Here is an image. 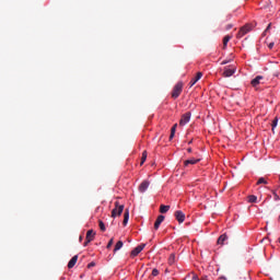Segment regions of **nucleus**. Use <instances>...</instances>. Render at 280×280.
Wrapping results in <instances>:
<instances>
[{"instance_id":"obj_1","label":"nucleus","mask_w":280,"mask_h":280,"mask_svg":"<svg viewBox=\"0 0 280 280\" xmlns=\"http://www.w3.org/2000/svg\"><path fill=\"white\" fill-rule=\"evenodd\" d=\"M180 93H183V82H178L174 89H173V92H172V97L174 100L178 98L180 96Z\"/></svg>"},{"instance_id":"obj_2","label":"nucleus","mask_w":280,"mask_h":280,"mask_svg":"<svg viewBox=\"0 0 280 280\" xmlns=\"http://www.w3.org/2000/svg\"><path fill=\"white\" fill-rule=\"evenodd\" d=\"M124 213V205H119V201L115 202V209L112 211V218H117V215H121Z\"/></svg>"},{"instance_id":"obj_3","label":"nucleus","mask_w":280,"mask_h":280,"mask_svg":"<svg viewBox=\"0 0 280 280\" xmlns=\"http://www.w3.org/2000/svg\"><path fill=\"white\" fill-rule=\"evenodd\" d=\"M235 71H237V68L235 66L225 67L223 71V78H231Z\"/></svg>"},{"instance_id":"obj_4","label":"nucleus","mask_w":280,"mask_h":280,"mask_svg":"<svg viewBox=\"0 0 280 280\" xmlns=\"http://www.w3.org/2000/svg\"><path fill=\"white\" fill-rule=\"evenodd\" d=\"M248 32H250V25H245L243 27H241V30L238 31L236 38H244V36H246V34H248Z\"/></svg>"},{"instance_id":"obj_5","label":"nucleus","mask_w":280,"mask_h":280,"mask_svg":"<svg viewBox=\"0 0 280 280\" xmlns=\"http://www.w3.org/2000/svg\"><path fill=\"white\" fill-rule=\"evenodd\" d=\"M190 119H191V113L188 112L183 114L179 120V126H186V124H189Z\"/></svg>"},{"instance_id":"obj_6","label":"nucleus","mask_w":280,"mask_h":280,"mask_svg":"<svg viewBox=\"0 0 280 280\" xmlns=\"http://www.w3.org/2000/svg\"><path fill=\"white\" fill-rule=\"evenodd\" d=\"M165 221V215L160 214L154 223V231H159V228L161 226V224H163V222Z\"/></svg>"},{"instance_id":"obj_7","label":"nucleus","mask_w":280,"mask_h":280,"mask_svg":"<svg viewBox=\"0 0 280 280\" xmlns=\"http://www.w3.org/2000/svg\"><path fill=\"white\" fill-rule=\"evenodd\" d=\"M148 187H150V182L148 180H143L140 185H139V191L140 194H145V191H148Z\"/></svg>"},{"instance_id":"obj_8","label":"nucleus","mask_w":280,"mask_h":280,"mask_svg":"<svg viewBox=\"0 0 280 280\" xmlns=\"http://www.w3.org/2000/svg\"><path fill=\"white\" fill-rule=\"evenodd\" d=\"M174 215H175L177 222H179V224H183V222H185V214L183 211L177 210V211H175Z\"/></svg>"},{"instance_id":"obj_9","label":"nucleus","mask_w":280,"mask_h":280,"mask_svg":"<svg viewBox=\"0 0 280 280\" xmlns=\"http://www.w3.org/2000/svg\"><path fill=\"white\" fill-rule=\"evenodd\" d=\"M143 248H145V244L138 245L136 248L132 249L130 254L131 257H137V255H139V253L143 250Z\"/></svg>"},{"instance_id":"obj_10","label":"nucleus","mask_w":280,"mask_h":280,"mask_svg":"<svg viewBox=\"0 0 280 280\" xmlns=\"http://www.w3.org/2000/svg\"><path fill=\"white\" fill-rule=\"evenodd\" d=\"M200 161H201V159L200 158H198V159H190V160H186L185 162H184V165H185V167H187V165H196V163H200Z\"/></svg>"},{"instance_id":"obj_11","label":"nucleus","mask_w":280,"mask_h":280,"mask_svg":"<svg viewBox=\"0 0 280 280\" xmlns=\"http://www.w3.org/2000/svg\"><path fill=\"white\" fill-rule=\"evenodd\" d=\"M202 78V72H197L196 77L191 79L189 86H194Z\"/></svg>"},{"instance_id":"obj_12","label":"nucleus","mask_w":280,"mask_h":280,"mask_svg":"<svg viewBox=\"0 0 280 280\" xmlns=\"http://www.w3.org/2000/svg\"><path fill=\"white\" fill-rule=\"evenodd\" d=\"M85 240H88V242H93V240H95V232H93V230H89L86 232Z\"/></svg>"},{"instance_id":"obj_13","label":"nucleus","mask_w":280,"mask_h":280,"mask_svg":"<svg viewBox=\"0 0 280 280\" xmlns=\"http://www.w3.org/2000/svg\"><path fill=\"white\" fill-rule=\"evenodd\" d=\"M78 264V255H74L68 262V268L71 269Z\"/></svg>"},{"instance_id":"obj_14","label":"nucleus","mask_w":280,"mask_h":280,"mask_svg":"<svg viewBox=\"0 0 280 280\" xmlns=\"http://www.w3.org/2000/svg\"><path fill=\"white\" fill-rule=\"evenodd\" d=\"M128 220H130V211L128 209L125 210L122 224L126 226L128 224Z\"/></svg>"},{"instance_id":"obj_15","label":"nucleus","mask_w":280,"mask_h":280,"mask_svg":"<svg viewBox=\"0 0 280 280\" xmlns=\"http://www.w3.org/2000/svg\"><path fill=\"white\" fill-rule=\"evenodd\" d=\"M261 80H264V77H261V75L256 77L254 80H252V86H257V85H259V83L261 82Z\"/></svg>"},{"instance_id":"obj_16","label":"nucleus","mask_w":280,"mask_h":280,"mask_svg":"<svg viewBox=\"0 0 280 280\" xmlns=\"http://www.w3.org/2000/svg\"><path fill=\"white\" fill-rule=\"evenodd\" d=\"M226 240H229V236H226V234H222V235L218 238L217 243L222 246V245H224V242H226Z\"/></svg>"},{"instance_id":"obj_17","label":"nucleus","mask_w":280,"mask_h":280,"mask_svg":"<svg viewBox=\"0 0 280 280\" xmlns=\"http://www.w3.org/2000/svg\"><path fill=\"white\" fill-rule=\"evenodd\" d=\"M168 264H170V266H174V264H176V254H171L170 255Z\"/></svg>"},{"instance_id":"obj_18","label":"nucleus","mask_w":280,"mask_h":280,"mask_svg":"<svg viewBox=\"0 0 280 280\" xmlns=\"http://www.w3.org/2000/svg\"><path fill=\"white\" fill-rule=\"evenodd\" d=\"M122 247H124V242L118 241L115 245L114 253H117V250H121Z\"/></svg>"},{"instance_id":"obj_19","label":"nucleus","mask_w":280,"mask_h":280,"mask_svg":"<svg viewBox=\"0 0 280 280\" xmlns=\"http://www.w3.org/2000/svg\"><path fill=\"white\" fill-rule=\"evenodd\" d=\"M279 125V117H275L272 124H271V130L275 133V128Z\"/></svg>"},{"instance_id":"obj_20","label":"nucleus","mask_w":280,"mask_h":280,"mask_svg":"<svg viewBox=\"0 0 280 280\" xmlns=\"http://www.w3.org/2000/svg\"><path fill=\"white\" fill-rule=\"evenodd\" d=\"M229 40H231L230 35H226L223 37V49H226V46L229 45Z\"/></svg>"},{"instance_id":"obj_21","label":"nucleus","mask_w":280,"mask_h":280,"mask_svg":"<svg viewBox=\"0 0 280 280\" xmlns=\"http://www.w3.org/2000/svg\"><path fill=\"white\" fill-rule=\"evenodd\" d=\"M170 211V206L161 205L160 206V213H167Z\"/></svg>"},{"instance_id":"obj_22","label":"nucleus","mask_w":280,"mask_h":280,"mask_svg":"<svg viewBox=\"0 0 280 280\" xmlns=\"http://www.w3.org/2000/svg\"><path fill=\"white\" fill-rule=\"evenodd\" d=\"M148 159V151L142 152L140 165H143Z\"/></svg>"},{"instance_id":"obj_23","label":"nucleus","mask_w":280,"mask_h":280,"mask_svg":"<svg viewBox=\"0 0 280 280\" xmlns=\"http://www.w3.org/2000/svg\"><path fill=\"white\" fill-rule=\"evenodd\" d=\"M256 185H268V180H266V178H264V177H260L257 180Z\"/></svg>"},{"instance_id":"obj_24","label":"nucleus","mask_w":280,"mask_h":280,"mask_svg":"<svg viewBox=\"0 0 280 280\" xmlns=\"http://www.w3.org/2000/svg\"><path fill=\"white\" fill-rule=\"evenodd\" d=\"M98 226H100V230L104 233V231H106V225L104 224V221L100 220L98 221Z\"/></svg>"},{"instance_id":"obj_25","label":"nucleus","mask_w":280,"mask_h":280,"mask_svg":"<svg viewBox=\"0 0 280 280\" xmlns=\"http://www.w3.org/2000/svg\"><path fill=\"white\" fill-rule=\"evenodd\" d=\"M248 202H257V196L255 195L248 196Z\"/></svg>"},{"instance_id":"obj_26","label":"nucleus","mask_w":280,"mask_h":280,"mask_svg":"<svg viewBox=\"0 0 280 280\" xmlns=\"http://www.w3.org/2000/svg\"><path fill=\"white\" fill-rule=\"evenodd\" d=\"M272 194H273V199H275L276 201H279V200H280V197H279V195L277 194V191H276V190H272Z\"/></svg>"},{"instance_id":"obj_27","label":"nucleus","mask_w":280,"mask_h":280,"mask_svg":"<svg viewBox=\"0 0 280 280\" xmlns=\"http://www.w3.org/2000/svg\"><path fill=\"white\" fill-rule=\"evenodd\" d=\"M232 58L231 59H225L221 62V65H229V62H231V60H233V55H231Z\"/></svg>"},{"instance_id":"obj_28","label":"nucleus","mask_w":280,"mask_h":280,"mask_svg":"<svg viewBox=\"0 0 280 280\" xmlns=\"http://www.w3.org/2000/svg\"><path fill=\"white\" fill-rule=\"evenodd\" d=\"M177 124H175L173 127H172V129H171V133H174V135H176V128H177Z\"/></svg>"},{"instance_id":"obj_29","label":"nucleus","mask_w":280,"mask_h":280,"mask_svg":"<svg viewBox=\"0 0 280 280\" xmlns=\"http://www.w3.org/2000/svg\"><path fill=\"white\" fill-rule=\"evenodd\" d=\"M152 277H159V269L152 270Z\"/></svg>"},{"instance_id":"obj_30","label":"nucleus","mask_w":280,"mask_h":280,"mask_svg":"<svg viewBox=\"0 0 280 280\" xmlns=\"http://www.w3.org/2000/svg\"><path fill=\"white\" fill-rule=\"evenodd\" d=\"M113 244H114V240L110 238L109 242H108V244H107V248H110V247L113 246Z\"/></svg>"},{"instance_id":"obj_31","label":"nucleus","mask_w":280,"mask_h":280,"mask_svg":"<svg viewBox=\"0 0 280 280\" xmlns=\"http://www.w3.org/2000/svg\"><path fill=\"white\" fill-rule=\"evenodd\" d=\"M231 19H233V15H232V14H228V15L225 16V21H231Z\"/></svg>"},{"instance_id":"obj_32","label":"nucleus","mask_w":280,"mask_h":280,"mask_svg":"<svg viewBox=\"0 0 280 280\" xmlns=\"http://www.w3.org/2000/svg\"><path fill=\"white\" fill-rule=\"evenodd\" d=\"M93 267H95V262L93 261L88 265V268H93Z\"/></svg>"},{"instance_id":"obj_33","label":"nucleus","mask_w":280,"mask_h":280,"mask_svg":"<svg viewBox=\"0 0 280 280\" xmlns=\"http://www.w3.org/2000/svg\"><path fill=\"white\" fill-rule=\"evenodd\" d=\"M233 28V24H228L225 30H232Z\"/></svg>"},{"instance_id":"obj_34","label":"nucleus","mask_w":280,"mask_h":280,"mask_svg":"<svg viewBox=\"0 0 280 280\" xmlns=\"http://www.w3.org/2000/svg\"><path fill=\"white\" fill-rule=\"evenodd\" d=\"M191 280H200V278H198V276H197V275H192Z\"/></svg>"},{"instance_id":"obj_35","label":"nucleus","mask_w":280,"mask_h":280,"mask_svg":"<svg viewBox=\"0 0 280 280\" xmlns=\"http://www.w3.org/2000/svg\"><path fill=\"white\" fill-rule=\"evenodd\" d=\"M272 47H275V43H270V44L268 45V48H269V49H272Z\"/></svg>"},{"instance_id":"obj_36","label":"nucleus","mask_w":280,"mask_h":280,"mask_svg":"<svg viewBox=\"0 0 280 280\" xmlns=\"http://www.w3.org/2000/svg\"><path fill=\"white\" fill-rule=\"evenodd\" d=\"M175 135H176V133H172V132H171V135H170V141H172V139H174Z\"/></svg>"},{"instance_id":"obj_37","label":"nucleus","mask_w":280,"mask_h":280,"mask_svg":"<svg viewBox=\"0 0 280 280\" xmlns=\"http://www.w3.org/2000/svg\"><path fill=\"white\" fill-rule=\"evenodd\" d=\"M270 27H272V24L270 23V24H268V26H267V28H266V31L265 32H268L269 30H270Z\"/></svg>"},{"instance_id":"obj_38","label":"nucleus","mask_w":280,"mask_h":280,"mask_svg":"<svg viewBox=\"0 0 280 280\" xmlns=\"http://www.w3.org/2000/svg\"><path fill=\"white\" fill-rule=\"evenodd\" d=\"M89 244H91V242H89V240H86L83 244V246H89Z\"/></svg>"},{"instance_id":"obj_39","label":"nucleus","mask_w":280,"mask_h":280,"mask_svg":"<svg viewBox=\"0 0 280 280\" xmlns=\"http://www.w3.org/2000/svg\"><path fill=\"white\" fill-rule=\"evenodd\" d=\"M199 280H209L208 278H207V276H203L201 279H199Z\"/></svg>"},{"instance_id":"obj_40","label":"nucleus","mask_w":280,"mask_h":280,"mask_svg":"<svg viewBox=\"0 0 280 280\" xmlns=\"http://www.w3.org/2000/svg\"><path fill=\"white\" fill-rule=\"evenodd\" d=\"M187 152L191 153V148H188V149H187Z\"/></svg>"},{"instance_id":"obj_41","label":"nucleus","mask_w":280,"mask_h":280,"mask_svg":"<svg viewBox=\"0 0 280 280\" xmlns=\"http://www.w3.org/2000/svg\"><path fill=\"white\" fill-rule=\"evenodd\" d=\"M219 279H220V280H222V279L226 280V278H225V277H220Z\"/></svg>"},{"instance_id":"obj_42","label":"nucleus","mask_w":280,"mask_h":280,"mask_svg":"<svg viewBox=\"0 0 280 280\" xmlns=\"http://www.w3.org/2000/svg\"><path fill=\"white\" fill-rule=\"evenodd\" d=\"M190 143H194V140H190V141L188 142L189 145H190Z\"/></svg>"},{"instance_id":"obj_43","label":"nucleus","mask_w":280,"mask_h":280,"mask_svg":"<svg viewBox=\"0 0 280 280\" xmlns=\"http://www.w3.org/2000/svg\"><path fill=\"white\" fill-rule=\"evenodd\" d=\"M80 242H82V236H80Z\"/></svg>"},{"instance_id":"obj_44","label":"nucleus","mask_w":280,"mask_h":280,"mask_svg":"<svg viewBox=\"0 0 280 280\" xmlns=\"http://www.w3.org/2000/svg\"><path fill=\"white\" fill-rule=\"evenodd\" d=\"M278 220H280V215H279V219Z\"/></svg>"}]
</instances>
